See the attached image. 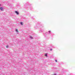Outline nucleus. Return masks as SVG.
Segmentation results:
<instances>
[{
  "label": "nucleus",
  "instance_id": "f257e3e1",
  "mask_svg": "<svg viewBox=\"0 0 75 75\" xmlns=\"http://www.w3.org/2000/svg\"><path fill=\"white\" fill-rule=\"evenodd\" d=\"M15 13L17 15H18L19 14V13L17 11H15Z\"/></svg>",
  "mask_w": 75,
  "mask_h": 75
},
{
  "label": "nucleus",
  "instance_id": "f03ea898",
  "mask_svg": "<svg viewBox=\"0 0 75 75\" xmlns=\"http://www.w3.org/2000/svg\"><path fill=\"white\" fill-rule=\"evenodd\" d=\"M0 9L1 10V11H3V8L2 7L0 8Z\"/></svg>",
  "mask_w": 75,
  "mask_h": 75
},
{
  "label": "nucleus",
  "instance_id": "7ed1b4c3",
  "mask_svg": "<svg viewBox=\"0 0 75 75\" xmlns=\"http://www.w3.org/2000/svg\"><path fill=\"white\" fill-rule=\"evenodd\" d=\"M21 24L22 25H23V22H21Z\"/></svg>",
  "mask_w": 75,
  "mask_h": 75
},
{
  "label": "nucleus",
  "instance_id": "20e7f679",
  "mask_svg": "<svg viewBox=\"0 0 75 75\" xmlns=\"http://www.w3.org/2000/svg\"><path fill=\"white\" fill-rule=\"evenodd\" d=\"M6 48H8V45L6 46Z\"/></svg>",
  "mask_w": 75,
  "mask_h": 75
},
{
  "label": "nucleus",
  "instance_id": "39448f33",
  "mask_svg": "<svg viewBox=\"0 0 75 75\" xmlns=\"http://www.w3.org/2000/svg\"><path fill=\"white\" fill-rule=\"evenodd\" d=\"M16 32H18V30L17 29L16 30Z\"/></svg>",
  "mask_w": 75,
  "mask_h": 75
},
{
  "label": "nucleus",
  "instance_id": "423d86ee",
  "mask_svg": "<svg viewBox=\"0 0 75 75\" xmlns=\"http://www.w3.org/2000/svg\"><path fill=\"white\" fill-rule=\"evenodd\" d=\"M55 62H57V60H55Z\"/></svg>",
  "mask_w": 75,
  "mask_h": 75
},
{
  "label": "nucleus",
  "instance_id": "0eeeda50",
  "mask_svg": "<svg viewBox=\"0 0 75 75\" xmlns=\"http://www.w3.org/2000/svg\"><path fill=\"white\" fill-rule=\"evenodd\" d=\"M30 38H33V37H32V36H31Z\"/></svg>",
  "mask_w": 75,
  "mask_h": 75
},
{
  "label": "nucleus",
  "instance_id": "6e6552de",
  "mask_svg": "<svg viewBox=\"0 0 75 75\" xmlns=\"http://www.w3.org/2000/svg\"><path fill=\"white\" fill-rule=\"evenodd\" d=\"M52 49H50V51H52Z\"/></svg>",
  "mask_w": 75,
  "mask_h": 75
},
{
  "label": "nucleus",
  "instance_id": "1a4fd4ad",
  "mask_svg": "<svg viewBox=\"0 0 75 75\" xmlns=\"http://www.w3.org/2000/svg\"><path fill=\"white\" fill-rule=\"evenodd\" d=\"M46 56L47 57V54H46Z\"/></svg>",
  "mask_w": 75,
  "mask_h": 75
},
{
  "label": "nucleus",
  "instance_id": "9d476101",
  "mask_svg": "<svg viewBox=\"0 0 75 75\" xmlns=\"http://www.w3.org/2000/svg\"><path fill=\"white\" fill-rule=\"evenodd\" d=\"M49 33H50V32H51V31H49Z\"/></svg>",
  "mask_w": 75,
  "mask_h": 75
},
{
  "label": "nucleus",
  "instance_id": "9b49d317",
  "mask_svg": "<svg viewBox=\"0 0 75 75\" xmlns=\"http://www.w3.org/2000/svg\"><path fill=\"white\" fill-rule=\"evenodd\" d=\"M0 6H1V5H0Z\"/></svg>",
  "mask_w": 75,
  "mask_h": 75
}]
</instances>
